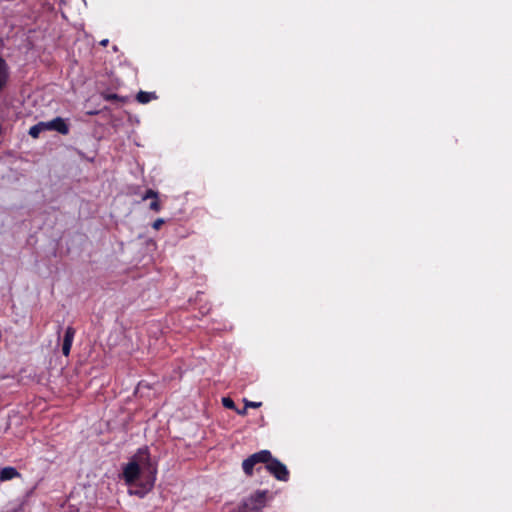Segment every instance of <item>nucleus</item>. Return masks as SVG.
<instances>
[{
    "mask_svg": "<svg viewBox=\"0 0 512 512\" xmlns=\"http://www.w3.org/2000/svg\"><path fill=\"white\" fill-rule=\"evenodd\" d=\"M21 477V474L17 471L16 468L7 466L0 470V481L6 482L12 480L14 478Z\"/></svg>",
    "mask_w": 512,
    "mask_h": 512,
    "instance_id": "nucleus-7",
    "label": "nucleus"
},
{
    "mask_svg": "<svg viewBox=\"0 0 512 512\" xmlns=\"http://www.w3.org/2000/svg\"><path fill=\"white\" fill-rule=\"evenodd\" d=\"M47 130L46 129V125H45V122H39L37 123L36 125L32 126L29 130V135L32 137V138H38L40 133L42 131H45Z\"/></svg>",
    "mask_w": 512,
    "mask_h": 512,
    "instance_id": "nucleus-11",
    "label": "nucleus"
},
{
    "mask_svg": "<svg viewBox=\"0 0 512 512\" xmlns=\"http://www.w3.org/2000/svg\"><path fill=\"white\" fill-rule=\"evenodd\" d=\"M8 79V66L6 61L0 56V91L5 87Z\"/></svg>",
    "mask_w": 512,
    "mask_h": 512,
    "instance_id": "nucleus-8",
    "label": "nucleus"
},
{
    "mask_svg": "<svg viewBox=\"0 0 512 512\" xmlns=\"http://www.w3.org/2000/svg\"><path fill=\"white\" fill-rule=\"evenodd\" d=\"M267 491H256L241 506L245 507L247 512H261L266 505Z\"/></svg>",
    "mask_w": 512,
    "mask_h": 512,
    "instance_id": "nucleus-2",
    "label": "nucleus"
},
{
    "mask_svg": "<svg viewBox=\"0 0 512 512\" xmlns=\"http://www.w3.org/2000/svg\"><path fill=\"white\" fill-rule=\"evenodd\" d=\"M164 224V220L161 219V218H158L156 219L153 224H152V227L156 230L160 229V227Z\"/></svg>",
    "mask_w": 512,
    "mask_h": 512,
    "instance_id": "nucleus-15",
    "label": "nucleus"
},
{
    "mask_svg": "<svg viewBox=\"0 0 512 512\" xmlns=\"http://www.w3.org/2000/svg\"><path fill=\"white\" fill-rule=\"evenodd\" d=\"M244 404L246 405V408H259L262 405L261 402H253L247 399H244Z\"/></svg>",
    "mask_w": 512,
    "mask_h": 512,
    "instance_id": "nucleus-14",
    "label": "nucleus"
},
{
    "mask_svg": "<svg viewBox=\"0 0 512 512\" xmlns=\"http://www.w3.org/2000/svg\"><path fill=\"white\" fill-rule=\"evenodd\" d=\"M140 466L137 462L131 461L123 468L122 476L126 484L132 485L140 476Z\"/></svg>",
    "mask_w": 512,
    "mask_h": 512,
    "instance_id": "nucleus-3",
    "label": "nucleus"
},
{
    "mask_svg": "<svg viewBox=\"0 0 512 512\" xmlns=\"http://www.w3.org/2000/svg\"><path fill=\"white\" fill-rule=\"evenodd\" d=\"M155 99H157V95L155 92L140 91L136 95V100L141 104H147L151 100Z\"/></svg>",
    "mask_w": 512,
    "mask_h": 512,
    "instance_id": "nucleus-9",
    "label": "nucleus"
},
{
    "mask_svg": "<svg viewBox=\"0 0 512 512\" xmlns=\"http://www.w3.org/2000/svg\"><path fill=\"white\" fill-rule=\"evenodd\" d=\"M154 482L155 475L152 476V478L148 480L145 484L141 485V490H136L135 492L131 491L130 493L138 495L139 497H143L147 492H149L153 488Z\"/></svg>",
    "mask_w": 512,
    "mask_h": 512,
    "instance_id": "nucleus-10",
    "label": "nucleus"
},
{
    "mask_svg": "<svg viewBox=\"0 0 512 512\" xmlns=\"http://www.w3.org/2000/svg\"><path fill=\"white\" fill-rule=\"evenodd\" d=\"M152 198V202L149 205V208L155 212H159L161 210V204L158 199V193L153 189L146 190L145 194L142 196V200H147Z\"/></svg>",
    "mask_w": 512,
    "mask_h": 512,
    "instance_id": "nucleus-6",
    "label": "nucleus"
},
{
    "mask_svg": "<svg viewBox=\"0 0 512 512\" xmlns=\"http://www.w3.org/2000/svg\"><path fill=\"white\" fill-rule=\"evenodd\" d=\"M76 330L72 326H68L64 333L62 353L64 356H69Z\"/></svg>",
    "mask_w": 512,
    "mask_h": 512,
    "instance_id": "nucleus-5",
    "label": "nucleus"
},
{
    "mask_svg": "<svg viewBox=\"0 0 512 512\" xmlns=\"http://www.w3.org/2000/svg\"><path fill=\"white\" fill-rule=\"evenodd\" d=\"M8 512H24L23 506L22 505H18L17 507L9 510Z\"/></svg>",
    "mask_w": 512,
    "mask_h": 512,
    "instance_id": "nucleus-17",
    "label": "nucleus"
},
{
    "mask_svg": "<svg viewBox=\"0 0 512 512\" xmlns=\"http://www.w3.org/2000/svg\"><path fill=\"white\" fill-rule=\"evenodd\" d=\"M247 409H248V408H246V405H244V407H243L242 409H237V408H236V409H235V411H236L239 415H241V416H245V415L247 414Z\"/></svg>",
    "mask_w": 512,
    "mask_h": 512,
    "instance_id": "nucleus-16",
    "label": "nucleus"
},
{
    "mask_svg": "<svg viewBox=\"0 0 512 512\" xmlns=\"http://www.w3.org/2000/svg\"><path fill=\"white\" fill-rule=\"evenodd\" d=\"M47 130H54L60 134L67 135L69 133V126L61 117H56L51 121L45 122Z\"/></svg>",
    "mask_w": 512,
    "mask_h": 512,
    "instance_id": "nucleus-4",
    "label": "nucleus"
},
{
    "mask_svg": "<svg viewBox=\"0 0 512 512\" xmlns=\"http://www.w3.org/2000/svg\"><path fill=\"white\" fill-rule=\"evenodd\" d=\"M222 404L227 409H232V410L236 409V405H235L234 401L229 397L222 398Z\"/></svg>",
    "mask_w": 512,
    "mask_h": 512,
    "instance_id": "nucleus-12",
    "label": "nucleus"
},
{
    "mask_svg": "<svg viewBox=\"0 0 512 512\" xmlns=\"http://www.w3.org/2000/svg\"><path fill=\"white\" fill-rule=\"evenodd\" d=\"M107 43H108V40H103V41L101 42V44H102V45H106Z\"/></svg>",
    "mask_w": 512,
    "mask_h": 512,
    "instance_id": "nucleus-18",
    "label": "nucleus"
},
{
    "mask_svg": "<svg viewBox=\"0 0 512 512\" xmlns=\"http://www.w3.org/2000/svg\"><path fill=\"white\" fill-rule=\"evenodd\" d=\"M104 99L107 101H119L120 96L115 93H107L103 95Z\"/></svg>",
    "mask_w": 512,
    "mask_h": 512,
    "instance_id": "nucleus-13",
    "label": "nucleus"
},
{
    "mask_svg": "<svg viewBox=\"0 0 512 512\" xmlns=\"http://www.w3.org/2000/svg\"><path fill=\"white\" fill-rule=\"evenodd\" d=\"M258 464H264L265 469L277 480L286 482L289 480L290 473L286 465L274 458L269 450H261L250 455L242 462V468L247 476H252L254 470L260 471Z\"/></svg>",
    "mask_w": 512,
    "mask_h": 512,
    "instance_id": "nucleus-1",
    "label": "nucleus"
}]
</instances>
